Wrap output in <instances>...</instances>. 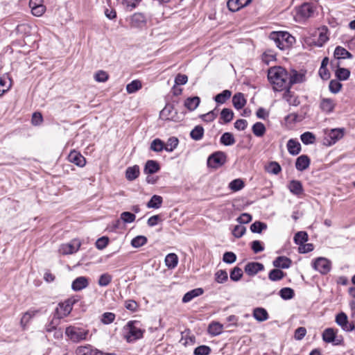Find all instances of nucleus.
I'll list each match as a JSON object with an SVG mask.
<instances>
[{
	"label": "nucleus",
	"instance_id": "f3484780",
	"mask_svg": "<svg viewBox=\"0 0 355 355\" xmlns=\"http://www.w3.org/2000/svg\"><path fill=\"white\" fill-rule=\"evenodd\" d=\"M311 159L306 155L298 157L295 162V168L299 171H303L309 167Z\"/></svg>",
	"mask_w": 355,
	"mask_h": 355
},
{
	"label": "nucleus",
	"instance_id": "2f4dec72",
	"mask_svg": "<svg viewBox=\"0 0 355 355\" xmlns=\"http://www.w3.org/2000/svg\"><path fill=\"white\" fill-rule=\"evenodd\" d=\"M285 276L286 273L277 268L271 270L268 273V279L272 282L279 281Z\"/></svg>",
	"mask_w": 355,
	"mask_h": 355
},
{
	"label": "nucleus",
	"instance_id": "09e8293b",
	"mask_svg": "<svg viewBox=\"0 0 355 355\" xmlns=\"http://www.w3.org/2000/svg\"><path fill=\"white\" fill-rule=\"evenodd\" d=\"M308 241V234L306 232H298L295 234L294 241L300 246Z\"/></svg>",
	"mask_w": 355,
	"mask_h": 355
},
{
	"label": "nucleus",
	"instance_id": "0eeeda50",
	"mask_svg": "<svg viewBox=\"0 0 355 355\" xmlns=\"http://www.w3.org/2000/svg\"><path fill=\"white\" fill-rule=\"evenodd\" d=\"M335 322L345 331L351 332L355 329V320L349 322L347 315L344 312L336 315Z\"/></svg>",
	"mask_w": 355,
	"mask_h": 355
},
{
	"label": "nucleus",
	"instance_id": "37998d69",
	"mask_svg": "<svg viewBox=\"0 0 355 355\" xmlns=\"http://www.w3.org/2000/svg\"><path fill=\"white\" fill-rule=\"evenodd\" d=\"M179 144V140L177 137H170L166 144H164L165 150L167 152H172L175 148H177Z\"/></svg>",
	"mask_w": 355,
	"mask_h": 355
},
{
	"label": "nucleus",
	"instance_id": "ddd939ff",
	"mask_svg": "<svg viewBox=\"0 0 355 355\" xmlns=\"http://www.w3.org/2000/svg\"><path fill=\"white\" fill-rule=\"evenodd\" d=\"M68 159L70 162L78 166L83 167L86 164L85 158L78 152L72 150L68 155Z\"/></svg>",
	"mask_w": 355,
	"mask_h": 355
},
{
	"label": "nucleus",
	"instance_id": "dca6fc26",
	"mask_svg": "<svg viewBox=\"0 0 355 355\" xmlns=\"http://www.w3.org/2000/svg\"><path fill=\"white\" fill-rule=\"evenodd\" d=\"M263 269V265L258 262H250L247 263L245 266V272L250 276L255 275Z\"/></svg>",
	"mask_w": 355,
	"mask_h": 355
},
{
	"label": "nucleus",
	"instance_id": "f704fd0d",
	"mask_svg": "<svg viewBox=\"0 0 355 355\" xmlns=\"http://www.w3.org/2000/svg\"><path fill=\"white\" fill-rule=\"evenodd\" d=\"M163 198L160 196L153 195L147 203L148 208L158 209L162 206Z\"/></svg>",
	"mask_w": 355,
	"mask_h": 355
},
{
	"label": "nucleus",
	"instance_id": "c03bdc74",
	"mask_svg": "<svg viewBox=\"0 0 355 355\" xmlns=\"http://www.w3.org/2000/svg\"><path fill=\"white\" fill-rule=\"evenodd\" d=\"M141 83L139 80H132L126 86V91L128 94H132L141 88Z\"/></svg>",
	"mask_w": 355,
	"mask_h": 355
},
{
	"label": "nucleus",
	"instance_id": "f8f14e48",
	"mask_svg": "<svg viewBox=\"0 0 355 355\" xmlns=\"http://www.w3.org/2000/svg\"><path fill=\"white\" fill-rule=\"evenodd\" d=\"M343 128L331 129L327 133V139H329L328 142L329 145L335 144L337 141L343 138Z\"/></svg>",
	"mask_w": 355,
	"mask_h": 355
},
{
	"label": "nucleus",
	"instance_id": "e2e57ef3",
	"mask_svg": "<svg viewBox=\"0 0 355 355\" xmlns=\"http://www.w3.org/2000/svg\"><path fill=\"white\" fill-rule=\"evenodd\" d=\"M327 28L324 26L320 30L319 37H318V42L320 45L322 46L324 43H325L329 37L327 36Z\"/></svg>",
	"mask_w": 355,
	"mask_h": 355
},
{
	"label": "nucleus",
	"instance_id": "2eb2a0df",
	"mask_svg": "<svg viewBox=\"0 0 355 355\" xmlns=\"http://www.w3.org/2000/svg\"><path fill=\"white\" fill-rule=\"evenodd\" d=\"M146 24V17L141 12H136L130 19V24L132 27L141 28Z\"/></svg>",
	"mask_w": 355,
	"mask_h": 355
},
{
	"label": "nucleus",
	"instance_id": "20e7f679",
	"mask_svg": "<svg viewBox=\"0 0 355 355\" xmlns=\"http://www.w3.org/2000/svg\"><path fill=\"white\" fill-rule=\"evenodd\" d=\"M65 334L72 342L79 343L87 339L89 330L76 326H69L66 328Z\"/></svg>",
	"mask_w": 355,
	"mask_h": 355
},
{
	"label": "nucleus",
	"instance_id": "052dcab7",
	"mask_svg": "<svg viewBox=\"0 0 355 355\" xmlns=\"http://www.w3.org/2000/svg\"><path fill=\"white\" fill-rule=\"evenodd\" d=\"M246 232V228L245 227L243 226L242 225H236L233 230H232V234L236 237V238H241V236H243L244 235V234Z\"/></svg>",
	"mask_w": 355,
	"mask_h": 355
},
{
	"label": "nucleus",
	"instance_id": "423d86ee",
	"mask_svg": "<svg viewBox=\"0 0 355 355\" xmlns=\"http://www.w3.org/2000/svg\"><path fill=\"white\" fill-rule=\"evenodd\" d=\"M75 302V300L68 299L64 302L59 303L58 307L55 309L54 318L59 320L67 316L72 311L73 305Z\"/></svg>",
	"mask_w": 355,
	"mask_h": 355
},
{
	"label": "nucleus",
	"instance_id": "338daca9",
	"mask_svg": "<svg viewBox=\"0 0 355 355\" xmlns=\"http://www.w3.org/2000/svg\"><path fill=\"white\" fill-rule=\"evenodd\" d=\"M76 353L77 355H92L93 351L91 349L90 346H80L78 347Z\"/></svg>",
	"mask_w": 355,
	"mask_h": 355
},
{
	"label": "nucleus",
	"instance_id": "a211bd4d",
	"mask_svg": "<svg viewBox=\"0 0 355 355\" xmlns=\"http://www.w3.org/2000/svg\"><path fill=\"white\" fill-rule=\"evenodd\" d=\"M288 188L289 191L295 196H300L304 193L302 184L299 180H291L288 185Z\"/></svg>",
	"mask_w": 355,
	"mask_h": 355
},
{
	"label": "nucleus",
	"instance_id": "a19ab883",
	"mask_svg": "<svg viewBox=\"0 0 355 355\" xmlns=\"http://www.w3.org/2000/svg\"><path fill=\"white\" fill-rule=\"evenodd\" d=\"M234 117V112L231 109L224 108L220 112V119L223 120V123H230Z\"/></svg>",
	"mask_w": 355,
	"mask_h": 355
},
{
	"label": "nucleus",
	"instance_id": "c85d7f7f",
	"mask_svg": "<svg viewBox=\"0 0 355 355\" xmlns=\"http://www.w3.org/2000/svg\"><path fill=\"white\" fill-rule=\"evenodd\" d=\"M204 293V291L201 288H198L193 289L189 292H187L182 298V302L184 303H187L192 300L194 297H198L201 295H202Z\"/></svg>",
	"mask_w": 355,
	"mask_h": 355
},
{
	"label": "nucleus",
	"instance_id": "6e6d98bb",
	"mask_svg": "<svg viewBox=\"0 0 355 355\" xmlns=\"http://www.w3.org/2000/svg\"><path fill=\"white\" fill-rule=\"evenodd\" d=\"M227 279V272L225 270H219L215 274V280L219 284L224 283Z\"/></svg>",
	"mask_w": 355,
	"mask_h": 355
},
{
	"label": "nucleus",
	"instance_id": "f257e3e1",
	"mask_svg": "<svg viewBox=\"0 0 355 355\" xmlns=\"http://www.w3.org/2000/svg\"><path fill=\"white\" fill-rule=\"evenodd\" d=\"M268 78L276 91L288 87L289 73L282 67H273L268 69Z\"/></svg>",
	"mask_w": 355,
	"mask_h": 355
},
{
	"label": "nucleus",
	"instance_id": "79ce46f5",
	"mask_svg": "<svg viewBox=\"0 0 355 355\" xmlns=\"http://www.w3.org/2000/svg\"><path fill=\"white\" fill-rule=\"evenodd\" d=\"M252 132L257 137H262L266 132V127L261 122H257L252 126Z\"/></svg>",
	"mask_w": 355,
	"mask_h": 355
},
{
	"label": "nucleus",
	"instance_id": "603ef678",
	"mask_svg": "<svg viewBox=\"0 0 355 355\" xmlns=\"http://www.w3.org/2000/svg\"><path fill=\"white\" fill-rule=\"evenodd\" d=\"M350 75V71L345 68H338L336 71V76L339 80H347Z\"/></svg>",
	"mask_w": 355,
	"mask_h": 355
},
{
	"label": "nucleus",
	"instance_id": "680f3d73",
	"mask_svg": "<svg viewBox=\"0 0 355 355\" xmlns=\"http://www.w3.org/2000/svg\"><path fill=\"white\" fill-rule=\"evenodd\" d=\"M282 171L280 165L276 162H270L268 166V171L270 173L277 175Z\"/></svg>",
	"mask_w": 355,
	"mask_h": 355
},
{
	"label": "nucleus",
	"instance_id": "72a5a7b5",
	"mask_svg": "<svg viewBox=\"0 0 355 355\" xmlns=\"http://www.w3.org/2000/svg\"><path fill=\"white\" fill-rule=\"evenodd\" d=\"M254 318L259 321L263 322L268 319V313L267 311L263 308H256L253 311Z\"/></svg>",
	"mask_w": 355,
	"mask_h": 355
},
{
	"label": "nucleus",
	"instance_id": "4468645a",
	"mask_svg": "<svg viewBox=\"0 0 355 355\" xmlns=\"http://www.w3.org/2000/svg\"><path fill=\"white\" fill-rule=\"evenodd\" d=\"M291 259L284 256L277 257L272 261L273 266L279 269H287L291 267Z\"/></svg>",
	"mask_w": 355,
	"mask_h": 355
},
{
	"label": "nucleus",
	"instance_id": "bb28decb",
	"mask_svg": "<svg viewBox=\"0 0 355 355\" xmlns=\"http://www.w3.org/2000/svg\"><path fill=\"white\" fill-rule=\"evenodd\" d=\"M232 103L236 110L242 109L246 104V99L243 94L241 92L235 94L232 98Z\"/></svg>",
	"mask_w": 355,
	"mask_h": 355
},
{
	"label": "nucleus",
	"instance_id": "aec40b11",
	"mask_svg": "<svg viewBox=\"0 0 355 355\" xmlns=\"http://www.w3.org/2000/svg\"><path fill=\"white\" fill-rule=\"evenodd\" d=\"M12 86V80L8 74L0 77V97L8 92Z\"/></svg>",
	"mask_w": 355,
	"mask_h": 355
},
{
	"label": "nucleus",
	"instance_id": "9d476101",
	"mask_svg": "<svg viewBox=\"0 0 355 355\" xmlns=\"http://www.w3.org/2000/svg\"><path fill=\"white\" fill-rule=\"evenodd\" d=\"M313 267L320 273L326 275L330 271L331 268V263L327 258L318 257L313 261Z\"/></svg>",
	"mask_w": 355,
	"mask_h": 355
},
{
	"label": "nucleus",
	"instance_id": "de8ad7c7",
	"mask_svg": "<svg viewBox=\"0 0 355 355\" xmlns=\"http://www.w3.org/2000/svg\"><path fill=\"white\" fill-rule=\"evenodd\" d=\"M267 229V225L261 221H255L250 225V230L253 233L260 234L263 230Z\"/></svg>",
	"mask_w": 355,
	"mask_h": 355
},
{
	"label": "nucleus",
	"instance_id": "6ab92c4d",
	"mask_svg": "<svg viewBox=\"0 0 355 355\" xmlns=\"http://www.w3.org/2000/svg\"><path fill=\"white\" fill-rule=\"evenodd\" d=\"M80 247V243L74 241L73 243L64 244L61 246L60 251L64 254H73L78 250Z\"/></svg>",
	"mask_w": 355,
	"mask_h": 355
},
{
	"label": "nucleus",
	"instance_id": "f03ea898",
	"mask_svg": "<svg viewBox=\"0 0 355 355\" xmlns=\"http://www.w3.org/2000/svg\"><path fill=\"white\" fill-rule=\"evenodd\" d=\"M269 38L280 50L289 49L295 42V37L288 32H272Z\"/></svg>",
	"mask_w": 355,
	"mask_h": 355
},
{
	"label": "nucleus",
	"instance_id": "7ed1b4c3",
	"mask_svg": "<svg viewBox=\"0 0 355 355\" xmlns=\"http://www.w3.org/2000/svg\"><path fill=\"white\" fill-rule=\"evenodd\" d=\"M139 324V322L136 320L129 321L127 323L125 326L127 333L125 335L124 338L128 343H133L143 338L145 330L141 329L138 326Z\"/></svg>",
	"mask_w": 355,
	"mask_h": 355
},
{
	"label": "nucleus",
	"instance_id": "58836bf2",
	"mask_svg": "<svg viewBox=\"0 0 355 355\" xmlns=\"http://www.w3.org/2000/svg\"><path fill=\"white\" fill-rule=\"evenodd\" d=\"M220 141L225 146H232L234 144L236 140L232 133L225 132L220 137Z\"/></svg>",
	"mask_w": 355,
	"mask_h": 355
},
{
	"label": "nucleus",
	"instance_id": "bf43d9fd",
	"mask_svg": "<svg viewBox=\"0 0 355 355\" xmlns=\"http://www.w3.org/2000/svg\"><path fill=\"white\" fill-rule=\"evenodd\" d=\"M211 348L207 345H200L194 349V355H209L211 353Z\"/></svg>",
	"mask_w": 355,
	"mask_h": 355
},
{
	"label": "nucleus",
	"instance_id": "69168bd1",
	"mask_svg": "<svg viewBox=\"0 0 355 355\" xmlns=\"http://www.w3.org/2000/svg\"><path fill=\"white\" fill-rule=\"evenodd\" d=\"M236 260V254L232 252H226L223 257V261L226 263H233Z\"/></svg>",
	"mask_w": 355,
	"mask_h": 355
},
{
	"label": "nucleus",
	"instance_id": "3c124183",
	"mask_svg": "<svg viewBox=\"0 0 355 355\" xmlns=\"http://www.w3.org/2000/svg\"><path fill=\"white\" fill-rule=\"evenodd\" d=\"M147 243V238L144 236H137L131 241V245L134 248H139Z\"/></svg>",
	"mask_w": 355,
	"mask_h": 355
},
{
	"label": "nucleus",
	"instance_id": "8fccbe9b",
	"mask_svg": "<svg viewBox=\"0 0 355 355\" xmlns=\"http://www.w3.org/2000/svg\"><path fill=\"white\" fill-rule=\"evenodd\" d=\"M294 295L293 289L289 287L283 288L279 291L280 297L285 300L292 299L294 297Z\"/></svg>",
	"mask_w": 355,
	"mask_h": 355
},
{
	"label": "nucleus",
	"instance_id": "5701e85b",
	"mask_svg": "<svg viewBox=\"0 0 355 355\" xmlns=\"http://www.w3.org/2000/svg\"><path fill=\"white\" fill-rule=\"evenodd\" d=\"M287 149L292 155H297L301 151V144L295 139H291L287 142Z\"/></svg>",
	"mask_w": 355,
	"mask_h": 355
},
{
	"label": "nucleus",
	"instance_id": "0e129e2a",
	"mask_svg": "<svg viewBox=\"0 0 355 355\" xmlns=\"http://www.w3.org/2000/svg\"><path fill=\"white\" fill-rule=\"evenodd\" d=\"M217 115L216 111L214 110L205 114H202L200 117L205 122H211L216 118Z\"/></svg>",
	"mask_w": 355,
	"mask_h": 355
},
{
	"label": "nucleus",
	"instance_id": "864d4df0",
	"mask_svg": "<svg viewBox=\"0 0 355 355\" xmlns=\"http://www.w3.org/2000/svg\"><path fill=\"white\" fill-rule=\"evenodd\" d=\"M243 187L244 182L241 179H235L232 180L229 184V188L234 191H238L242 189Z\"/></svg>",
	"mask_w": 355,
	"mask_h": 355
},
{
	"label": "nucleus",
	"instance_id": "5fc2aeb1",
	"mask_svg": "<svg viewBox=\"0 0 355 355\" xmlns=\"http://www.w3.org/2000/svg\"><path fill=\"white\" fill-rule=\"evenodd\" d=\"M230 279L234 282H237L241 279L243 276V270L239 267H234L230 272Z\"/></svg>",
	"mask_w": 355,
	"mask_h": 355
},
{
	"label": "nucleus",
	"instance_id": "b1692460",
	"mask_svg": "<svg viewBox=\"0 0 355 355\" xmlns=\"http://www.w3.org/2000/svg\"><path fill=\"white\" fill-rule=\"evenodd\" d=\"M160 169V166L157 162L155 160H148L146 162L144 172L145 174H153L158 172Z\"/></svg>",
	"mask_w": 355,
	"mask_h": 355
},
{
	"label": "nucleus",
	"instance_id": "412c9836",
	"mask_svg": "<svg viewBox=\"0 0 355 355\" xmlns=\"http://www.w3.org/2000/svg\"><path fill=\"white\" fill-rule=\"evenodd\" d=\"M304 80V74L300 73L296 70H293L289 73L288 87H291L294 84L303 83Z\"/></svg>",
	"mask_w": 355,
	"mask_h": 355
},
{
	"label": "nucleus",
	"instance_id": "c9c22d12",
	"mask_svg": "<svg viewBox=\"0 0 355 355\" xmlns=\"http://www.w3.org/2000/svg\"><path fill=\"white\" fill-rule=\"evenodd\" d=\"M223 331V325L219 322H213L208 327V333L211 336H218Z\"/></svg>",
	"mask_w": 355,
	"mask_h": 355
},
{
	"label": "nucleus",
	"instance_id": "9b49d317",
	"mask_svg": "<svg viewBox=\"0 0 355 355\" xmlns=\"http://www.w3.org/2000/svg\"><path fill=\"white\" fill-rule=\"evenodd\" d=\"M29 7L31 9L32 14L36 17L42 16L46 10L43 0H30Z\"/></svg>",
	"mask_w": 355,
	"mask_h": 355
},
{
	"label": "nucleus",
	"instance_id": "473e14b6",
	"mask_svg": "<svg viewBox=\"0 0 355 355\" xmlns=\"http://www.w3.org/2000/svg\"><path fill=\"white\" fill-rule=\"evenodd\" d=\"M165 264L169 269L175 268L178 263V257L175 253H170L165 257Z\"/></svg>",
	"mask_w": 355,
	"mask_h": 355
},
{
	"label": "nucleus",
	"instance_id": "a18cd8bd",
	"mask_svg": "<svg viewBox=\"0 0 355 355\" xmlns=\"http://www.w3.org/2000/svg\"><path fill=\"white\" fill-rule=\"evenodd\" d=\"M300 139L305 145L312 144L315 141V136L311 132H305L301 135Z\"/></svg>",
	"mask_w": 355,
	"mask_h": 355
},
{
	"label": "nucleus",
	"instance_id": "cd10ccee",
	"mask_svg": "<svg viewBox=\"0 0 355 355\" xmlns=\"http://www.w3.org/2000/svg\"><path fill=\"white\" fill-rule=\"evenodd\" d=\"M139 174L140 171L138 165L128 167L125 171V178L129 181L135 180L139 177Z\"/></svg>",
	"mask_w": 355,
	"mask_h": 355
},
{
	"label": "nucleus",
	"instance_id": "49530a36",
	"mask_svg": "<svg viewBox=\"0 0 355 355\" xmlns=\"http://www.w3.org/2000/svg\"><path fill=\"white\" fill-rule=\"evenodd\" d=\"M150 148L154 152H161L165 150L164 143L159 139H155L151 142Z\"/></svg>",
	"mask_w": 355,
	"mask_h": 355
},
{
	"label": "nucleus",
	"instance_id": "7c9ffc66",
	"mask_svg": "<svg viewBox=\"0 0 355 355\" xmlns=\"http://www.w3.org/2000/svg\"><path fill=\"white\" fill-rule=\"evenodd\" d=\"M200 99L198 96L187 98L184 101V106L190 111L195 110L199 105Z\"/></svg>",
	"mask_w": 355,
	"mask_h": 355
},
{
	"label": "nucleus",
	"instance_id": "4be33fe9",
	"mask_svg": "<svg viewBox=\"0 0 355 355\" xmlns=\"http://www.w3.org/2000/svg\"><path fill=\"white\" fill-rule=\"evenodd\" d=\"M89 284L87 277L81 276L75 279L71 284V288L73 291H78L86 288Z\"/></svg>",
	"mask_w": 355,
	"mask_h": 355
},
{
	"label": "nucleus",
	"instance_id": "a878e982",
	"mask_svg": "<svg viewBox=\"0 0 355 355\" xmlns=\"http://www.w3.org/2000/svg\"><path fill=\"white\" fill-rule=\"evenodd\" d=\"M336 103H334L333 99L325 98L321 100L320 105L321 110L326 113H330L333 112Z\"/></svg>",
	"mask_w": 355,
	"mask_h": 355
},
{
	"label": "nucleus",
	"instance_id": "393cba45",
	"mask_svg": "<svg viewBox=\"0 0 355 355\" xmlns=\"http://www.w3.org/2000/svg\"><path fill=\"white\" fill-rule=\"evenodd\" d=\"M286 91L283 95L284 99H285L290 105L297 106L300 104V101L297 96H295L291 91V87L285 88Z\"/></svg>",
	"mask_w": 355,
	"mask_h": 355
},
{
	"label": "nucleus",
	"instance_id": "e433bc0d",
	"mask_svg": "<svg viewBox=\"0 0 355 355\" xmlns=\"http://www.w3.org/2000/svg\"><path fill=\"white\" fill-rule=\"evenodd\" d=\"M227 6L231 12H236L240 9L246 7L245 3H241L240 0H228Z\"/></svg>",
	"mask_w": 355,
	"mask_h": 355
},
{
	"label": "nucleus",
	"instance_id": "774afa93",
	"mask_svg": "<svg viewBox=\"0 0 355 355\" xmlns=\"http://www.w3.org/2000/svg\"><path fill=\"white\" fill-rule=\"evenodd\" d=\"M342 84L336 80H331L329 85V90L334 94L338 93L340 90Z\"/></svg>",
	"mask_w": 355,
	"mask_h": 355
},
{
	"label": "nucleus",
	"instance_id": "c756f323",
	"mask_svg": "<svg viewBox=\"0 0 355 355\" xmlns=\"http://www.w3.org/2000/svg\"><path fill=\"white\" fill-rule=\"evenodd\" d=\"M231 96L232 92L229 89H225L221 93L216 95L214 99L218 104H224L230 98Z\"/></svg>",
	"mask_w": 355,
	"mask_h": 355
},
{
	"label": "nucleus",
	"instance_id": "13d9d810",
	"mask_svg": "<svg viewBox=\"0 0 355 355\" xmlns=\"http://www.w3.org/2000/svg\"><path fill=\"white\" fill-rule=\"evenodd\" d=\"M112 277L108 273H104L99 277L98 284L101 286H106L112 282Z\"/></svg>",
	"mask_w": 355,
	"mask_h": 355
},
{
	"label": "nucleus",
	"instance_id": "4c0bfd02",
	"mask_svg": "<svg viewBox=\"0 0 355 355\" xmlns=\"http://www.w3.org/2000/svg\"><path fill=\"white\" fill-rule=\"evenodd\" d=\"M334 55L338 59L352 58L353 56L351 53L341 46H337L334 51Z\"/></svg>",
	"mask_w": 355,
	"mask_h": 355
},
{
	"label": "nucleus",
	"instance_id": "6e6552de",
	"mask_svg": "<svg viewBox=\"0 0 355 355\" xmlns=\"http://www.w3.org/2000/svg\"><path fill=\"white\" fill-rule=\"evenodd\" d=\"M226 162V155L221 151L216 152L209 156L207 159L208 167L218 168L223 166Z\"/></svg>",
	"mask_w": 355,
	"mask_h": 355
},
{
	"label": "nucleus",
	"instance_id": "4d7b16f0",
	"mask_svg": "<svg viewBox=\"0 0 355 355\" xmlns=\"http://www.w3.org/2000/svg\"><path fill=\"white\" fill-rule=\"evenodd\" d=\"M121 220L125 223H130L135 221L136 216L129 211H124L121 214Z\"/></svg>",
	"mask_w": 355,
	"mask_h": 355
},
{
	"label": "nucleus",
	"instance_id": "1a4fd4ad",
	"mask_svg": "<svg viewBox=\"0 0 355 355\" xmlns=\"http://www.w3.org/2000/svg\"><path fill=\"white\" fill-rule=\"evenodd\" d=\"M296 15L298 18L304 19L313 15L315 6L311 3H304L296 8Z\"/></svg>",
	"mask_w": 355,
	"mask_h": 355
},
{
	"label": "nucleus",
	"instance_id": "ea45409f",
	"mask_svg": "<svg viewBox=\"0 0 355 355\" xmlns=\"http://www.w3.org/2000/svg\"><path fill=\"white\" fill-rule=\"evenodd\" d=\"M204 135V128L201 125H196L190 132L191 137L196 141L202 138Z\"/></svg>",
	"mask_w": 355,
	"mask_h": 355
},
{
	"label": "nucleus",
	"instance_id": "39448f33",
	"mask_svg": "<svg viewBox=\"0 0 355 355\" xmlns=\"http://www.w3.org/2000/svg\"><path fill=\"white\" fill-rule=\"evenodd\" d=\"M338 329L334 328H327L322 333V340L327 343H333L334 345H343L344 338L343 336H336Z\"/></svg>",
	"mask_w": 355,
	"mask_h": 355
}]
</instances>
